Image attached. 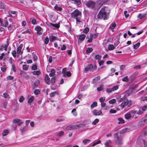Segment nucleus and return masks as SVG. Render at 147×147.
<instances>
[{
  "label": "nucleus",
  "mask_w": 147,
  "mask_h": 147,
  "mask_svg": "<svg viewBox=\"0 0 147 147\" xmlns=\"http://www.w3.org/2000/svg\"><path fill=\"white\" fill-rule=\"evenodd\" d=\"M11 54L14 57H16V50L13 51L11 52Z\"/></svg>",
  "instance_id": "nucleus-51"
},
{
  "label": "nucleus",
  "mask_w": 147,
  "mask_h": 147,
  "mask_svg": "<svg viewBox=\"0 0 147 147\" xmlns=\"http://www.w3.org/2000/svg\"><path fill=\"white\" fill-rule=\"evenodd\" d=\"M55 82V78L54 77H53L51 78V84L52 85H53Z\"/></svg>",
  "instance_id": "nucleus-53"
},
{
  "label": "nucleus",
  "mask_w": 147,
  "mask_h": 147,
  "mask_svg": "<svg viewBox=\"0 0 147 147\" xmlns=\"http://www.w3.org/2000/svg\"><path fill=\"white\" fill-rule=\"evenodd\" d=\"M119 87L118 86L116 85L113 86L111 88L113 91L116 90L118 89Z\"/></svg>",
  "instance_id": "nucleus-43"
},
{
  "label": "nucleus",
  "mask_w": 147,
  "mask_h": 147,
  "mask_svg": "<svg viewBox=\"0 0 147 147\" xmlns=\"http://www.w3.org/2000/svg\"><path fill=\"white\" fill-rule=\"evenodd\" d=\"M108 8L107 7H102L98 14L97 16L98 18L106 20L108 18L109 12H107Z\"/></svg>",
  "instance_id": "nucleus-2"
},
{
  "label": "nucleus",
  "mask_w": 147,
  "mask_h": 147,
  "mask_svg": "<svg viewBox=\"0 0 147 147\" xmlns=\"http://www.w3.org/2000/svg\"><path fill=\"white\" fill-rule=\"evenodd\" d=\"M98 36V35L97 33H95L94 34H92L90 36V37L92 38V39H95Z\"/></svg>",
  "instance_id": "nucleus-36"
},
{
  "label": "nucleus",
  "mask_w": 147,
  "mask_h": 147,
  "mask_svg": "<svg viewBox=\"0 0 147 147\" xmlns=\"http://www.w3.org/2000/svg\"><path fill=\"white\" fill-rule=\"evenodd\" d=\"M58 94V92H57L55 91L51 93L50 94V96L52 97L54 96L55 95Z\"/></svg>",
  "instance_id": "nucleus-26"
},
{
  "label": "nucleus",
  "mask_w": 147,
  "mask_h": 147,
  "mask_svg": "<svg viewBox=\"0 0 147 147\" xmlns=\"http://www.w3.org/2000/svg\"><path fill=\"white\" fill-rule=\"evenodd\" d=\"M129 80V79L127 76H126L123 78L122 79V80L123 82H127Z\"/></svg>",
  "instance_id": "nucleus-40"
},
{
  "label": "nucleus",
  "mask_w": 147,
  "mask_h": 147,
  "mask_svg": "<svg viewBox=\"0 0 147 147\" xmlns=\"http://www.w3.org/2000/svg\"><path fill=\"white\" fill-rule=\"evenodd\" d=\"M145 120L142 119L139 123L138 125H142L145 124Z\"/></svg>",
  "instance_id": "nucleus-24"
},
{
  "label": "nucleus",
  "mask_w": 147,
  "mask_h": 147,
  "mask_svg": "<svg viewBox=\"0 0 147 147\" xmlns=\"http://www.w3.org/2000/svg\"><path fill=\"white\" fill-rule=\"evenodd\" d=\"M23 47V45L22 44H20L17 48V55L18 56L20 54L21 55L22 53V48Z\"/></svg>",
  "instance_id": "nucleus-8"
},
{
  "label": "nucleus",
  "mask_w": 147,
  "mask_h": 147,
  "mask_svg": "<svg viewBox=\"0 0 147 147\" xmlns=\"http://www.w3.org/2000/svg\"><path fill=\"white\" fill-rule=\"evenodd\" d=\"M20 121H21V120L20 119L16 118L13 120V122L14 123H18Z\"/></svg>",
  "instance_id": "nucleus-56"
},
{
  "label": "nucleus",
  "mask_w": 147,
  "mask_h": 147,
  "mask_svg": "<svg viewBox=\"0 0 147 147\" xmlns=\"http://www.w3.org/2000/svg\"><path fill=\"white\" fill-rule=\"evenodd\" d=\"M34 96H32L28 100V102L29 103H30L34 100Z\"/></svg>",
  "instance_id": "nucleus-21"
},
{
  "label": "nucleus",
  "mask_w": 147,
  "mask_h": 147,
  "mask_svg": "<svg viewBox=\"0 0 147 147\" xmlns=\"http://www.w3.org/2000/svg\"><path fill=\"white\" fill-rule=\"evenodd\" d=\"M101 58V56L100 55H96L95 56V59H96L98 60H98H100Z\"/></svg>",
  "instance_id": "nucleus-37"
},
{
  "label": "nucleus",
  "mask_w": 147,
  "mask_h": 147,
  "mask_svg": "<svg viewBox=\"0 0 147 147\" xmlns=\"http://www.w3.org/2000/svg\"><path fill=\"white\" fill-rule=\"evenodd\" d=\"M131 104V102H129L128 100H126L123 101L120 105V106L121 109H123L125 107H127L130 106Z\"/></svg>",
  "instance_id": "nucleus-5"
},
{
  "label": "nucleus",
  "mask_w": 147,
  "mask_h": 147,
  "mask_svg": "<svg viewBox=\"0 0 147 147\" xmlns=\"http://www.w3.org/2000/svg\"><path fill=\"white\" fill-rule=\"evenodd\" d=\"M93 51V49L91 48H88L86 50V52L87 53H90Z\"/></svg>",
  "instance_id": "nucleus-48"
},
{
  "label": "nucleus",
  "mask_w": 147,
  "mask_h": 147,
  "mask_svg": "<svg viewBox=\"0 0 147 147\" xmlns=\"http://www.w3.org/2000/svg\"><path fill=\"white\" fill-rule=\"evenodd\" d=\"M34 93L35 95H38L40 94V91L39 90H36L34 91Z\"/></svg>",
  "instance_id": "nucleus-54"
},
{
  "label": "nucleus",
  "mask_w": 147,
  "mask_h": 147,
  "mask_svg": "<svg viewBox=\"0 0 147 147\" xmlns=\"http://www.w3.org/2000/svg\"><path fill=\"white\" fill-rule=\"evenodd\" d=\"M129 113L131 114L132 118H134L136 119L138 117L137 115H141V113L139 112V111L135 109L133 110L129 111Z\"/></svg>",
  "instance_id": "nucleus-3"
},
{
  "label": "nucleus",
  "mask_w": 147,
  "mask_h": 147,
  "mask_svg": "<svg viewBox=\"0 0 147 147\" xmlns=\"http://www.w3.org/2000/svg\"><path fill=\"white\" fill-rule=\"evenodd\" d=\"M3 96L6 99H9L10 98L9 94L7 92L3 93Z\"/></svg>",
  "instance_id": "nucleus-19"
},
{
  "label": "nucleus",
  "mask_w": 147,
  "mask_h": 147,
  "mask_svg": "<svg viewBox=\"0 0 147 147\" xmlns=\"http://www.w3.org/2000/svg\"><path fill=\"white\" fill-rule=\"evenodd\" d=\"M147 110V106H144L143 107H140L139 108V111L141 113V115L143 113V112Z\"/></svg>",
  "instance_id": "nucleus-12"
},
{
  "label": "nucleus",
  "mask_w": 147,
  "mask_h": 147,
  "mask_svg": "<svg viewBox=\"0 0 147 147\" xmlns=\"http://www.w3.org/2000/svg\"><path fill=\"white\" fill-rule=\"evenodd\" d=\"M98 61L100 66H101V65H102L104 62V61L103 60L100 61V60H98Z\"/></svg>",
  "instance_id": "nucleus-58"
},
{
  "label": "nucleus",
  "mask_w": 147,
  "mask_h": 147,
  "mask_svg": "<svg viewBox=\"0 0 147 147\" xmlns=\"http://www.w3.org/2000/svg\"><path fill=\"white\" fill-rule=\"evenodd\" d=\"M79 127V125H69L66 127V130H72L78 129Z\"/></svg>",
  "instance_id": "nucleus-6"
},
{
  "label": "nucleus",
  "mask_w": 147,
  "mask_h": 147,
  "mask_svg": "<svg viewBox=\"0 0 147 147\" xmlns=\"http://www.w3.org/2000/svg\"><path fill=\"white\" fill-rule=\"evenodd\" d=\"M89 28L86 27L83 30V32L85 33H87L89 32Z\"/></svg>",
  "instance_id": "nucleus-50"
},
{
  "label": "nucleus",
  "mask_w": 147,
  "mask_h": 147,
  "mask_svg": "<svg viewBox=\"0 0 147 147\" xmlns=\"http://www.w3.org/2000/svg\"><path fill=\"white\" fill-rule=\"evenodd\" d=\"M97 103L96 102L94 101V102L91 105V108L92 109L94 108V107L97 106Z\"/></svg>",
  "instance_id": "nucleus-30"
},
{
  "label": "nucleus",
  "mask_w": 147,
  "mask_h": 147,
  "mask_svg": "<svg viewBox=\"0 0 147 147\" xmlns=\"http://www.w3.org/2000/svg\"><path fill=\"white\" fill-rule=\"evenodd\" d=\"M103 88V86L102 85H101L100 87L97 88V90L98 91H100L102 90Z\"/></svg>",
  "instance_id": "nucleus-60"
},
{
  "label": "nucleus",
  "mask_w": 147,
  "mask_h": 147,
  "mask_svg": "<svg viewBox=\"0 0 147 147\" xmlns=\"http://www.w3.org/2000/svg\"><path fill=\"white\" fill-rule=\"evenodd\" d=\"M116 102V100L115 99H113L109 101V103L111 104H112L115 103Z\"/></svg>",
  "instance_id": "nucleus-49"
},
{
  "label": "nucleus",
  "mask_w": 147,
  "mask_h": 147,
  "mask_svg": "<svg viewBox=\"0 0 147 147\" xmlns=\"http://www.w3.org/2000/svg\"><path fill=\"white\" fill-rule=\"evenodd\" d=\"M72 18L76 19V24L78 25L82 23L81 21V13L78 9H76L71 14Z\"/></svg>",
  "instance_id": "nucleus-1"
},
{
  "label": "nucleus",
  "mask_w": 147,
  "mask_h": 147,
  "mask_svg": "<svg viewBox=\"0 0 147 147\" xmlns=\"http://www.w3.org/2000/svg\"><path fill=\"white\" fill-rule=\"evenodd\" d=\"M24 96H21L19 98V101L20 102H22L24 100Z\"/></svg>",
  "instance_id": "nucleus-47"
},
{
  "label": "nucleus",
  "mask_w": 147,
  "mask_h": 147,
  "mask_svg": "<svg viewBox=\"0 0 147 147\" xmlns=\"http://www.w3.org/2000/svg\"><path fill=\"white\" fill-rule=\"evenodd\" d=\"M91 141L89 139H84L83 140V142L85 144H86L90 142Z\"/></svg>",
  "instance_id": "nucleus-39"
},
{
  "label": "nucleus",
  "mask_w": 147,
  "mask_h": 147,
  "mask_svg": "<svg viewBox=\"0 0 147 147\" xmlns=\"http://www.w3.org/2000/svg\"><path fill=\"white\" fill-rule=\"evenodd\" d=\"M57 37L53 36L51 35L49 36V40L51 42H53L56 40Z\"/></svg>",
  "instance_id": "nucleus-20"
},
{
  "label": "nucleus",
  "mask_w": 147,
  "mask_h": 147,
  "mask_svg": "<svg viewBox=\"0 0 147 147\" xmlns=\"http://www.w3.org/2000/svg\"><path fill=\"white\" fill-rule=\"evenodd\" d=\"M7 80H12L13 79V76H9L7 77Z\"/></svg>",
  "instance_id": "nucleus-62"
},
{
  "label": "nucleus",
  "mask_w": 147,
  "mask_h": 147,
  "mask_svg": "<svg viewBox=\"0 0 147 147\" xmlns=\"http://www.w3.org/2000/svg\"><path fill=\"white\" fill-rule=\"evenodd\" d=\"M79 38L78 40V43H80L83 41L86 37V36L83 34H81L78 36Z\"/></svg>",
  "instance_id": "nucleus-9"
},
{
  "label": "nucleus",
  "mask_w": 147,
  "mask_h": 147,
  "mask_svg": "<svg viewBox=\"0 0 147 147\" xmlns=\"http://www.w3.org/2000/svg\"><path fill=\"white\" fill-rule=\"evenodd\" d=\"M28 65H22V69L26 71L28 69Z\"/></svg>",
  "instance_id": "nucleus-33"
},
{
  "label": "nucleus",
  "mask_w": 147,
  "mask_h": 147,
  "mask_svg": "<svg viewBox=\"0 0 147 147\" xmlns=\"http://www.w3.org/2000/svg\"><path fill=\"white\" fill-rule=\"evenodd\" d=\"M22 33H28L29 34H31V30L29 29H28L26 31L23 32H22Z\"/></svg>",
  "instance_id": "nucleus-57"
},
{
  "label": "nucleus",
  "mask_w": 147,
  "mask_h": 147,
  "mask_svg": "<svg viewBox=\"0 0 147 147\" xmlns=\"http://www.w3.org/2000/svg\"><path fill=\"white\" fill-rule=\"evenodd\" d=\"M45 80L47 84H49L50 78L48 75H45Z\"/></svg>",
  "instance_id": "nucleus-18"
},
{
  "label": "nucleus",
  "mask_w": 147,
  "mask_h": 147,
  "mask_svg": "<svg viewBox=\"0 0 147 147\" xmlns=\"http://www.w3.org/2000/svg\"><path fill=\"white\" fill-rule=\"evenodd\" d=\"M111 140H109L107 141L105 143V145L106 146H109V144L111 143Z\"/></svg>",
  "instance_id": "nucleus-45"
},
{
  "label": "nucleus",
  "mask_w": 147,
  "mask_h": 147,
  "mask_svg": "<svg viewBox=\"0 0 147 147\" xmlns=\"http://www.w3.org/2000/svg\"><path fill=\"white\" fill-rule=\"evenodd\" d=\"M54 9L56 11H61L62 10V7L59 6L57 4L55 5L54 7Z\"/></svg>",
  "instance_id": "nucleus-15"
},
{
  "label": "nucleus",
  "mask_w": 147,
  "mask_h": 147,
  "mask_svg": "<svg viewBox=\"0 0 147 147\" xmlns=\"http://www.w3.org/2000/svg\"><path fill=\"white\" fill-rule=\"evenodd\" d=\"M49 39L47 37L45 39V42L46 44H47L49 42Z\"/></svg>",
  "instance_id": "nucleus-63"
},
{
  "label": "nucleus",
  "mask_w": 147,
  "mask_h": 147,
  "mask_svg": "<svg viewBox=\"0 0 147 147\" xmlns=\"http://www.w3.org/2000/svg\"><path fill=\"white\" fill-rule=\"evenodd\" d=\"M101 143V141L100 140H98L96 142H94L92 145V146H94L97 144H100Z\"/></svg>",
  "instance_id": "nucleus-55"
},
{
  "label": "nucleus",
  "mask_w": 147,
  "mask_h": 147,
  "mask_svg": "<svg viewBox=\"0 0 147 147\" xmlns=\"http://www.w3.org/2000/svg\"><path fill=\"white\" fill-rule=\"evenodd\" d=\"M105 98L104 97H101L99 98V101L100 102H104L105 100Z\"/></svg>",
  "instance_id": "nucleus-64"
},
{
  "label": "nucleus",
  "mask_w": 147,
  "mask_h": 147,
  "mask_svg": "<svg viewBox=\"0 0 147 147\" xmlns=\"http://www.w3.org/2000/svg\"><path fill=\"white\" fill-rule=\"evenodd\" d=\"M27 129V127L25 126H24L23 128H21L20 130L21 131V132L22 133H23L26 131Z\"/></svg>",
  "instance_id": "nucleus-34"
},
{
  "label": "nucleus",
  "mask_w": 147,
  "mask_h": 147,
  "mask_svg": "<svg viewBox=\"0 0 147 147\" xmlns=\"http://www.w3.org/2000/svg\"><path fill=\"white\" fill-rule=\"evenodd\" d=\"M92 112L93 115L96 116L101 115L102 113V112L100 110L98 111L96 109L93 110L92 111Z\"/></svg>",
  "instance_id": "nucleus-11"
},
{
  "label": "nucleus",
  "mask_w": 147,
  "mask_h": 147,
  "mask_svg": "<svg viewBox=\"0 0 147 147\" xmlns=\"http://www.w3.org/2000/svg\"><path fill=\"white\" fill-rule=\"evenodd\" d=\"M32 74L33 75H39L40 74V71L39 70L35 71L32 72Z\"/></svg>",
  "instance_id": "nucleus-32"
},
{
  "label": "nucleus",
  "mask_w": 147,
  "mask_h": 147,
  "mask_svg": "<svg viewBox=\"0 0 147 147\" xmlns=\"http://www.w3.org/2000/svg\"><path fill=\"white\" fill-rule=\"evenodd\" d=\"M9 131L8 130H4L2 133L3 136H6L8 134Z\"/></svg>",
  "instance_id": "nucleus-41"
},
{
  "label": "nucleus",
  "mask_w": 147,
  "mask_h": 147,
  "mask_svg": "<svg viewBox=\"0 0 147 147\" xmlns=\"http://www.w3.org/2000/svg\"><path fill=\"white\" fill-rule=\"evenodd\" d=\"M72 3L76 4L77 5H79L81 4L80 0H71Z\"/></svg>",
  "instance_id": "nucleus-16"
},
{
  "label": "nucleus",
  "mask_w": 147,
  "mask_h": 147,
  "mask_svg": "<svg viewBox=\"0 0 147 147\" xmlns=\"http://www.w3.org/2000/svg\"><path fill=\"white\" fill-rule=\"evenodd\" d=\"M117 112L116 110L113 109H111L109 111V112L111 113H115Z\"/></svg>",
  "instance_id": "nucleus-61"
},
{
  "label": "nucleus",
  "mask_w": 147,
  "mask_h": 147,
  "mask_svg": "<svg viewBox=\"0 0 147 147\" xmlns=\"http://www.w3.org/2000/svg\"><path fill=\"white\" fill-rule=\"evenodd\" d=\"M64 134V133L63 131H61L58 132V134H57V135L58 136H61L63 135Z\"/></svg>",
  "instance_id": "nucleus-44"
},
{
  "label": "nucleus",
  "mask_w": 147,
  "mask_h": 147,
  "mask_svg": "<svg viewBox=\"0 0 147 147\" xmlns=\"http://www.w3.org/2000/svg\"><path fill=\"white\" fill-rule=\"evenodd\" d=\"M1 69L3 72H5L6 70V66L5 65L1 67Z\"/></svg>",
  "instance_id": "nucleus-38"
},
{
  "label": "nucleus",
  "mask_w": 147,
  "mask_h": 147,
  "mask_svg": "<svg viewBox=\"0 0 147 147\" xmlns=\"http://www.w3.org/2000/svg\"><path fill=\"white\" fill-rule=\"evenodd\" d=\"M114 135L117 137V138L115 140L116 144L119 145H121L122 144L121 138L120 137L118 136V133H115Z\"/></svg>",
  "instance_id": "nucleus-7"
},
{
  "label": "nucleus",
  "mask_w": 147,
  "mask_h": 147,
  "mask_svg": "<svg viewBox=\"0 0 147 147\" xmlns=\"http://www.w3.org/2000/svg\"><path fill=\"white\" fill-rule=\"evenodd\" d=\"M116 26V24L115 23H114L113 24H111L110 26V28L111 29V30H112L114 29L115 28V27Z\"/></svg>",
  "instance_id": "nucleus-27"
},
{
  "label": "nucleus",
  "mask_w": 147,
  "mask_h": 147,
  "mask_svg": "<svg viewBox=\"0 0 147 147\" xmlns=\"http://www.w3.org/2000/svg\"><path fill=\"white\" fill-rule=\"evenodd\" d=\"M140 45V42H138L137 43L134 45V49H137L139 47Z\"/></svg>",
  "instance_id": "nucleus-35"
},
{
  "label": "nucleus",
  "mask_w": 147,
  "mask_h": 147,
  "mask_svg": "<svg viewBox=\"0 0 147 147\" xmlns=\"http://www.w3.org/2000/svg\"><path fill=\"white\" fill-rule=\"evenodd\" d=\"M76 111V109H74L72 110L71 111V112L73 113V115L75 116H76L77 115V113Z\"/></svg>",
  "instance_id": "nucleus-59"
},
{
  "label": "nucleus",
  "mask_w": 147,
  "mask_h": 147,
  "mask_svg": "<svg viewBox=\"0 0 147 147\" xmlns=\"http://www.w3.org/2000/svg\"><path fill=\"white\" fill-rule=\"evenodd\" d=\"M86 5L88 7L94 10L97 9L96 3L92 1H89L86 3Z\"/></svg>",
  "instance_id": "nucleus-4"
},
{
  "label": "nucleus",
  "mask_w": 147,
  "mask_h": 147,
  "mask_svg": "<svg viewBox=\"0 0 147 147\" xmlns=\"http://www.w3.org/2000/svg\"><path fill=\"white\" fill-rule=\"evenodd\" d=\"M55 71L54 69H52L51 71V73L49 74V76L50 77H53L55 74Z\"/></svg>",
  "instance_id": "nucleus-22"
},
{
  "label": "nucleus",
  "mask_w": 147,
  "mask_h": 147,
  "mask_svg": "<svg viewBox=\"0 0 147 147\" xmlns=\"http://www.w3.org/2000/svg\"><path fill=\"white\" fill-rule=\"evenodd\" d=\"M99 120L98 119H96L92 122V124L94 125H96V124L99 122Z\"/></svg>",
  "instance_id": "nucleus-42"
},
{
  "label": "nucleus",
  "mask_w": 147,
  "mask_h": 147,
  "mask_svg": "<svg viewBox=\"0 0 147 147\" xmlns=\"http://www.w3.org/2000/svg\"><path fill=\"white\" fill-rule=\"evenodd\" d=\"M8 13H11L15 15H16V12L15 11H13L11 10H9L8 11Z\"/></svg>",
  "instance_id": "nucleus-46"
},
{
  "label": "nucleus",
  "mask_w": 147,
  "mask_h": 147,
  "mask_svg": "<svg viewBox=\"0 0 147 147\" xmlns=\"http://www.w3.org/2000/svg\"><path fill=\"white\" fill-rule=\"evenodd\" d=\"M71 75V73L69 71H67L63 75L64 77H65L66 76L68 77L70 76Z\"/></svg>",
  "instance_id": "nucleus-31"
},
{
  "label": "nucleus",
  "mask_w": 147,
  "mask_h": 147,
  "mask_svg": "<svg viewBox=\"0 0 147 147\" xmlns=\"http://www.w3.org/2000/svg\"><path fill=\"white\" fill-rule=\"evenodd\" d=\"M103 3V2L102 0L98 1L96 3L97 5V9H99L102 5Z\"/></svg>",
  "instance_id": "nucleus-13"
},
{
  "label": "nucleus",
  "mask_w": 147,
  "mask_h": 147,
  "mask_svg": "<svg viewBox=\"0 0 147 147\" xmlns=\"http://www.w3.org/2000/svg\"><path fill=\"white\" fill-rule=\"evenodd\" d=\"M118 120L119 121V122H118V123L119 124H122L125 123V121L121 118H118Z\"/></svg>",
  "instance_id": "nucleus-23"
},
{
  "label": "nucleus",
  "mask_w": 147,
  "mask_h": 147,
  "mask_svg": "<svg viewBox=\"0 0 147 147\" xmlns=\"http://www.w3.org/2000/svg\"><path fill=\"white\" fill-rule=\"evenodd\" d=\"M50 26H52L57 28H58L59 27L58 25L57 24H53L52 23H50Z\"/></svg>",
  "instance_id": "nucleus-52"
},
{
  "label": "nucleus",
  "mask_w": 147,
  "mask_h": 147,
  "mask_svg": "<svg viewBox=\"0 0 147 147\" xmlns=\"http://www.w3.org/2000/svg\"><path fill=\"white\" fill-rule=\"evenodd\" d=\"M35 30L37 32V33L39 35L42 34V30L41 27L39 26H37L35 28Z\"/></svg>",
  "instance_id": "nucleus-10"
},
{
  "label": "nucleus",
  "mask_w": 147,
  "mask_h": 147,
  "mask_svg": "<svg viewBox=\"0 0 147 147\" xmlns=\"http://www.w3.org/2000/svg\"><path fill=\"white\" fill-rule=\"evenodd\" d=\"M93 66L92 64H89L88 65V66L86 67L85 68L84 71L85 72H86L88 71H89L92 69Z\"/></svg>",
  "instance_id": "nucleus-14"
},
{
  "label": "nucleus",
  "mask_w": 147,
  "mask_h": 147,
  "mask_svg": "<svg viewBox=\"0 0 147 147\" xmlns=\"http://www.w3.org/2000/svg\"><path fill=\"white\" fill-rule=\"evenodd\" d=\"M124 117L125 119L127 120H128L131 118L129 111L125 115Z\"/></svg>",
  "instance_id": "nucleus-17"
},
{
  "label": "nucleus",
  "mask_w": 147,
  "mask_h": 147,
  "mask_svg": "<svg viewBox=\"0 0 147 147\" xmlns=\"http://www.w3.org/2000/svg\"><path fill=\"white\" fill-rule=\"evenodd\" d=\"M128 130L129 129L128 128H124L121 131L120 133V134H123L128 131Z\"/></svg>",
  "instance_id": "nucleus-25"
},
{
  "label": "nucleus",
  "mask_w": 147,
  "mask_h": 147,
  "mask_svg": "<svg viewBox=\"0 0 147 147\" xmlns=\"http://www.w3.org/2000/svg\"><path fill=\"white\" fill-rule=\"evenodd\" d=\"M30 20L32 24H37V22L36 19L34 18H32L30 19Z\"/></svg>",
  "instance_id": "nucleus-29"
},
{
  "label": "nucleus",
  "mask_w": 147,
  "mask_h": 147,
  "mask_svg": "<svg viewBox=\"0 0 147 147\" xmlns=\"http://www.w3.org/2000/svg\"><path fill=\"white\" fill-rule=\"evenodd\" d=\"M115 49V47L113 45H110L108 47V49L109 50H112Z\"/></svg>",
  "instance_id": "nucleus-28"
}]
</instances>
